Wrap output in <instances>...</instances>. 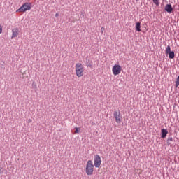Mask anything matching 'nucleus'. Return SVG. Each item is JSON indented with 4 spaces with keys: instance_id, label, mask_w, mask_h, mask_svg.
I'll list each match as a JSON object with an SVG mask.
<instances>
[{
    "instance_id": "nucleus-1",
    "label": "nucleus",
    "mask_w": 179,
    "mask_h": 179,
    "mask_svg": "<svg viewBox=\"0 0 179 179\" xmlns=\"http://www.w3.org/2000/svg\"><path fill=\"white\" fill-rule=\"evenodd\" d=\"M94 165L92 160H88L85 166V173L87 176H92L94 173Z\"/></svg>"
},
{
    "instance_id": "nucleus-2",
    "label": "nucleus",
    "mask_w": 179,
    "mask_h": 179,
    "mask_svg": "<svg viewBox=\"0 0 179 179\" xmlns=\"http://www.w3.org/2000/svg\"><path fill=\"white\" fill-rule=\"evenodd\" d=\"M76 75L78 78H82L85 75V67L82 63H77L75 66Z\"/></svg>"
},
{
    "instance_id": "nucleus-3",
    "label": "nucleus",
    "mask_w": 179,
    "mask_h": 179,
    "mask_svg": "<svg viewBox=\"0 0 179 179\" xmlns=\"http://www.w3.org/2000/svg\"><path fill=\"white\" fill-rule=\"evenodd\" d=\"M30 9H31V4L30 3H25L16 12L24 13L27 10H30Z\"/></svg>"
},
{
    "instance_id": "nucleus-4",
    "label": "nucleus",
    "mask_w": 179,
    "mask_h": 179,
    "mask_svg": "<svg viewBox=\"0 0 179 179\" xmlns=\"http://www.w3.org/2000/svg\"><path fill=\"white\" fill-rule=\"evenodd\" d=\"M122 71V67H121L120 64H115L112 68V72L115 76H117V75H120Z\"/></svg>"
},
{
    "instance_id": "nucleus-5",
    "label": "nucleus",
    "mask_w": 179,
    "mask_h": 179,
    "mask_svg": "<svg viewBox=\"0 0 179 179\" xmlns=\"http://www.w3.org/2000/svg\"><path fill=\"white\" fill-rule=\"evenodd\" d=\"M113 117L117 124H121V122L122 121V116H121V113H120V111H115L113 113Z\"/></svg>"
},
{
    "instance_id": "nucleus-6",
    "label": "nucleus",
    "mask_w": 179,
    "mask_h": 179,
    "mask_svg": "<svg viewBox=\"0 0 179 179\" xmlns=\"http://www.w3.org/2000/svg\"><path fill=\"white\" fill-rule=\"evenodd\" d=\"M94 166L97 169L101 166V157L99 155H95L94 159Z\"/></svg>"
},
{
    "instance_id": "nucleus-7",
    "label": "nucleus",
    "mask_w": 179,
    "mask_h": 179,
    "mask_svg": "<svg viewBox=\"0 0 179 179\" xmlns=\"http://www.w3.org/2000/svg\"><path fill=\"white\" fill-rule=\"evenodd\" d=\"M12 36H11V38L13 39L15 38V37H17V36H19V29L17 28H14L13 30H12Z\"/></svg>"
},
{
    "instance_id": "nucleus-8",
    "label": "nucleus",
    "mask_w": 179,
    "mask_h": 179,
    "mask_svg": "<svg viewBox=\"0 0 179 179\" xmlns=\"http://www.w3.org/2000/svg\"><path fill=\"white\" fill-rule=\"evenodd\" d=\"M165 10L168 13H171V12H173V7L171 6V4H166L165 6Z\"/></svg>"
},
{
    "instance_id": "nucleus-9",
    "label": "nucleus",
    "mask_w": 179,
    "mask_h": 179,
    "mask_svg": "<svg viewBox=\"0 0 179 179\" xmlns=\"http://www.w3.org/2000/svg\"><path fill=\"white\" fill-rule=\"evenodd\" d=\"M161 134H162V138H166V136H167V134H169V131L166 129H162L161 130Z\"/></svg>"
},
{
    "instance_id": "nucleus-10",
    "label": "nucleus",
    "mask_w": 179,
    "mask_h": 179,
    "mask_svg": "<svg viewBox=\"0 0 179 179\" xmlns=\"http://www.w3.org/2000/svg\"><path fill=\"white\" fill-rule=\"evenodd\" d=\"M136 31H141V22H137L136 23Z\"/></svg>"
},
{
    "instance_id": "nucleus-11",
    "label": "nucleus",
    "mask_w": 179,
    "mask_h": 179,
    "mask_svg": "<svg viewBox=\"0 0 179 179\" xmlns=\"http://www.w3.org/2000/svg\"><path fill=\"white\" fill-rule=\"evenodd\" d=\"M168 55H169V59H173V58H174V57H175V54H174V51H171V52H169V53H168Z\"/></svg>"
},
{
    "instance_id": "nucleus-12",
    "label": "nucleus",
    "mask_w": 179,
    "mask_h": 179,
    "mask_svg": "<svg viewBox=\"0 0 179 179\" xmlns=\"http://www.w3.org/2000/svg\"><path fill=\"white\" fill-rule=\"evenodd\" d=\"M171 52V48L170 47V45H168L166 48V50H165V53L166 55H169V53Z\"/></svg>"
},
{
    "instance_id": "nucleus-13",
    "label": "nucleus",
    "mask_w": 179,
    "mask_h": 179,
    "mask_svg": "<svg viewBox=\"0 0 179 179\" xmlns=\"http://www.w3.org/2000/svg\"><path fill=\"white\" fill-rule=\"evenodd\" d=\"M153 3H155V5H156L157 6H159V5L160 4V3H159V0H152Z\"/></svg>"
},
{
    "instance_id": "nucleus-14",
    "label": "nucleus",
    "mask_w": 179,
    "mask_h": 179,
    "mask_svg": "<svg viewBox=\"0 0 179 179\" xmlns=\"http://www.w3.org/2000/svg\"><path fill=\"white\" fill-rule=\"evenodd\" d=\"M178 86H179V76H178L176 81V87H178Z\"/></svg>"
},
{
    "instance_id": "nucleus-15",
    "label": "nucleus",
    "mask_w": 179,
    "mask_h": 179,
    "mask_svg": "<svg viewBox=\"0 0 179 179\" xmlns=\"http://www.w3.org/2000/svg\"><path fill=\"white\" fill-rule=\"evenodd\" d=\"M75 129L76 131H74V134H79V132H80V128L76 127Z\"/></svg>"
},
{
    "instance_id": "nucleus-16",
    "label": "nucleus",
    "mask_w": 179,
    "mask_h": 179,
    "mask_svg": "<svg viewBox=\"0 0 179 179\" xmlns=\"http://www.w3.org/2000/svg\"><path fill=\"white\" fill-rule=\"evenodd\" d=\"M104 30H105L104 27H102L101 28V31L102 34L104 33Z\"/></svg>"
},
{
    "instance_id": "nucleus-17",
    "label": "nucleus",
    "mask_w": 179,
    "mask_h": 179,
    "mask_svg": "<svg viewBox=\"0 0 179 179\" xmlns=\"http://www.w3.org/2000/svg\"><path fill=\"white\" fill-rule=\"evenodd\" d=\"M27 122L28 124H31V122H33V120L31 119H29Z\"/></svg>"
},
{
    "instance_id": "nucleus-18",
    "label": "nucleus",
    "mask_w": 179,
    "mask_h": 179,
    "mask_svg": "<svg viewBox=\"0 0 179 179\" xmlns=\"http://www.w3.org/2000/svg\"><path fill=\"white\" fill-rule=\"evenodd\" d=\"M2 33V26L0 25V34Z\"/></svg>"
},
{
    "instance_id": "nucleus-19",
    "label": "nucleus",
    "mask_w": 179,
    "mask_h": 179,
    "mask_svg": "<svg viewBox=\"0 0 179 179\" xmlns=\"http://www.w3.org/2000/svg\"><path fill=\"white\" fill-rule=\"evenodd\" d=\"M58 16H59V13H56V14H55V17H58Z\"/></svg>"
},
{
    "instance_id": "nucleus-20",
    "label": "nucleus",
    "mask_w": 179,
    "mask_h": 179,
    "mask_svg": "<svg viewBox=\"0 0 179 179\" xmlns=\"http://www.w3.org/2000/svg\"><path fill=\"white\" fill-rule=\"evenodd\" d=\"M1 173H2V167H1V165H0V174Z\"/></svg>"
}]
</instances>
